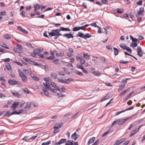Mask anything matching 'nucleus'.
<instances>
[{
    "label": "nucleus",
    "instance_id": "obj_1",
    "mask_svg": "<svg viewBox=\"0 0 145 145\" xmlns=\"http://www.w3.org/2000/svg\"><path fill=\"white\" fill-rule=\"evenodd\" d=\"M20 77L21 78L22 81L24 82H26L27 81V79L26 76L22 71H19Z\"/></svg>",
    "mask_w": 145,
    "mask_h": 145
},
{
    "label": "nucleus",
    "instance_id": "obj_2",
    "mask_svg": "<svg viewBox=\"0 0 145 145\" xmlns=\"http://www.w3.org/2000/svg\"><path fill=\"white\" fill-rule=\"evenodd\" d=\"M43 85L46 87V89H50L52 92L54 93H56L57 92L56 89H52L50 86V84L48 82L44 83H43Z\"/></svg>",
    "mask_w": 145,
    "mask_h": 145
},
{
    "label": "nucleus",
    "instance_id": "obj_3",
    "mask_svg": "<svg viewBox=\"0 0 145 145\" xmlns=\"http://www.w3.org/2000/svg\"><path fill=\"white\" fill-rule=\"evenodd\" d=\"M59 32V30L58 29L56 30H51V32L49 33V35L51 37L53 36H55L56 35L57 33Z\"/></svg>",
    "mask_w": 145,
    "mask_h": 145
},
{
    "label": "nucleus",
    "instance_id": "obj_4",
    "mask_svg": "<svg viewBox=\"0 0 145 145\" xmlns=\"http://www.w3.org/2000/svg\"><path fill=\"white\" fill-rule=\"evenodd\" d=\"M20 102L18 101L14 102L12 105L11 108H12L13 109V110H15L18 107V105H19Z\"/></svg>",
    "mask_w": 145,
    "mask_h": 145
},
{
    "label": "nucleus",
    "instance_id": "obj_5",
    "mask_svg": "<svg viewBox=\"0 0 145 145\" xmlns=\"http://www.w3.org/2000/svg\"><path fill=\"white\" fill-rule=\"evenodd\" d=\"M137 51V55L139 57H142L143 53L142 51L141 48L140 46L138 47Z\"/></svg>",
    "mask_w": 145,
    "mask_h": 145
},
{
    "label": "nucleus",
    "instance_id": "obj_6",
    "mask_svg": "<svg viewBox=\"0 0 145 145\" xmlns=\"http://www.w3.org/2000/svg\"><path fill=\"white\" fill-rule=\"evenodd\" d=\"M127 120V118L123 119H119L117 120V124L119 125H122L123 124L125 121Z\"/></svg>",
    "mask_w": 145,
    "mask_h": 145
},
{
    "label": "nucleus",
    "instance_id": "obj_7",
    "mask_svg": "<svg viewBox=\"0 0 145 145\" xmlns=\"http://www.w3.org/2000/svg\"><path fill=\"white\" fill-rule=\"evenodd\" d=\"M144 8H139V10L138 11L137 14L136 15L137 17H138L140 15H142L143 12L144 11Z\"/></svg>",
    "mask_w": 145,
    "mask_h": 145
},
{
    "label": "nucleus",
    "instance_id": "obj_8",
    "mask_svg": "<svg viewBox=\"0 0 145 145\" xmlns=\"http://www.w3.org/2000/svg\"><path fill=\"white\" fill-rule=\"evenodd\" d=\"M8 83L10 85L13 84L14 85H17L18 84V82L14 80L9 79L8 80Z\"/></svg>",
    "mask_w": 145,
    "mask_h": 145
},
{
    "label": "nucleus",
    "instance_id": "obj_9",
    "mask_svg": "<svg viewBox=\"0 0 145 145\" xmlns=\"http://www.w3.org/2000/svg\"><path fill=\"white\" fill-rule=\"evenodd\" d=\"M57 80L59 82H61L62 83H65L66 84H68L69 83V82H67L66 80V79H62L60 77L58 78Z\"/></svg>",
    "mask_w": 145,
    "mask_h": 145
},
{
    "label": "nucleus",
    "instance_id": "obj_10",
    "mask_svg": "<svg viewBox=\"0 0 145 145\" xmlns=\"http://www.w3.org/2000/svg\"><path fill=\"white\" fill-rule=\"evenodd\" d=\"M17 28L18 29L20 30L23 33L26 34H27L28 33V31L26 30L23 28L21 26H17Z\"/></svg>",
    "mask_w": 145,
    "mask_h": 145
},
{
    "label": "nucleus",
    "instance_id": "obj_11",
    "mask_svg": "<svg viewBox=\"0 0 145 145\" xmlns=\"http://www.w3.org/2000/svg\"><path fill=\"white\" fill-rule=\"evenodd\" d=\"M11 92L14 96L18 98H20V95L17 93L16 91H11Z\"/></svg>",
    "mask_w": 145,
    "mask_h": 145
},
{
    "label": "nucleus",
    "instance_id": "obj_12",
    "mask_svg": "<svg viewBox=\"0 0 145 145\" xmlns=\"http://www.w3.org/2000/svg\"><path fill=\"white\" fill-rule=\"evenodd\" d=\"M63 36L66 37L67 39L72 38L73 37V35L71 34H65L63 35Z\"/></svg>",
    "mask_w": 145,
    "mask_h": 145
},
{
    "label": "nucleus",
    "instance_id": "obj_13",
    "mask_svg": "<svg viewBox=\"0 0 145 145\" xmlns=\"http://www.w3.org/2000/svg\"><path fill=\"white\" fill-rule=\"evenodd\" d=\"M66 140L65 139H62L59 142H55L56 145H59L64 143Z\"/></svg>",
    "mask_w": 145,
    "mask_h": 145
},
{
    "label": "nucleus",
    "instance_id": "obj_14",
    "mask_svg": "<svg viewBox=\"0 0 145 145\" xmlns=\"http://www.w3.org/2000/svg\"><path fill=\"white\" fill-rule=\"evenodd\" d=\"M62 124H60L59 123L55 124L54 126V129H59L62 126Z\"/></svg>",
    "mask_w": 145,
    "mask_h": 145
},
{
    "label": "nucleus",
    "instance_id": "obj_15",
    "mask_svg": "<svg viewBox=\"0 0 145 145\" xmlns=\"http://www.w3.org/2000/svg\"><path fill=\"white\" fill-rule=\"evenodd\" d=\"M83 28H84V27H75L73 28L72 31H79L80 29H83Z\"/></svg>",
    "mask_w": 145,
    "mask_h": 145
},
{
    "label": "nucleus",
    "instance_id": "obj_16",
    "mask_svg": "<svg viewBox=\"0 0 145 145\" xmlns=\"http://www.w3.org/2000/svg\"><path fill=\"white\" fill-rule=\"evenodd\" d=\"M138 131L136 129L135 130H133L130 134L129 137H131L133 135H134Z\"/></svg>",
    "mask_w": 145,
    "mask_h": 145
},
{
    "label": "nucleus",
    "instance_id": "obj_17",
    "mask_svg": "<svg viewBox=\"0 0 145 145\" xmlns=\"http://www.w3.org/2000/svg\"><path fill=\"white\" fill-rule=\"evenodd\" d=\"M51 75L52 77L54 79H56L57 77V74L54 72H51Z\"/></svg>",
    "mask_w": 145,
    "mask_h": 145
},
{
    "label": "nucleus",
    "instance_id": "obj_18",
    "mask_svg": "<svg viewBox=\"0 0 145 145\" xmlns=\"http://www.w3.org/2000/svg\"><path fill=\"white\" fill-rule=\"evenodd\" d=\"M95 137H93L89 139L88 142V145H89L90 144L94 142L95 140Z\"/></svg>",
    "mask_w": 145,
    "mask_h": 145
},
{
    "label": "nucleus",
    "instance_id": "obj_19",
    "mask_svg": "<svg viewBox=\"0 0 145 145\" xmlns=\"http://www.w3.org/2000/svg\"><path fill=\"white\" fill-rule=\"evenodd\" d=\"M5 67L9 71L12 70L11 66L9 63H7L5 65Z\"/></svg>",
    "mask_w": 145,
    "mask_h": 145
},
{
    "label": "nucleus",
    "instance_id": "obj_20",
    "mask_svg": "<svg viewBox=\"0 0 145 145\" xmlns=\"http://www.w3.org/2000/svg\"><path fill=\"white\" fill-rule=\"evenodd\" d=\"M59 31H70V29L68 28H65L63 27H61L60 28Z\"/></svg>",
    "mask_w": 145,
    "mask_h": 145
},
{
    "label": "nucleus",
    "instance_id": "obj_21",
    "mask_svg": "<svg viewBox=\"0 0 145 145\" xmlns=\"http://www.w3.org/2000/svg\"><path fill=\"white\" fill-rule=\"evenodd\" d=\"M0 45L2 47L5 48L7 49H8L9 48L7 46L6 44L4 42H0Z\"/></svg>",
    "mask_w": 145,
    "mask_h": 145
},
{
    "label": "nucleus",
    "instance_id": "obj_22",
    "mask_svg": "<svg viewBox=\"0 0 145 145\" xmlns=\"http://www.w3.org/2000/svg\"><path fill=\"white\" fill-rule=\"evenodd\" d=\"M130 79L129 78H124L122 80L121 82L123 83V84H124L125 85L127 83V80Z\"/></svg>",
    "mask_w": 145,
    "mask_h": 145
},
{
    "label": "nucleus",
    "instance_id": "obj_23",
    "mask_svg": "<svg viewBox=\"0 0 145 145\" xmlns=\"http://www.w3.org/2000/svg\"><path fill=\"white\" fill-rule=\"evenodd\" d=\"M77 36L78 37H80L84 39V34L82 33H80V32H78V35Z\"/></svg>",
    "mask_w": 145,
    "mask_h": 145
},
{
    "label": "nucleus",
    "instance_id": "obj_24",
    "mask_svg": "<svg viewBox=\"0 0 145 145\" xmlns=\"http://www.w3.org/2000/svg\"><path fill=\"white\" fill-rule=\"evenodd\" d=\"M31 103L29 102H28L26 103V106L25 107V108H28L29 109L31 107Z\"/></svg>",
    "mask_w": 145,
    "mask_h": 145
},
{
    "label": "nucleus",
    "instance_id": "obj_25",
    "mask_svg": "<svg viewBox=\"0 0 145 145\" xmlns=\"http://www.w3.org/2000/svg\"><path fill=\"white\" fill-rule=\"evenodd\" d=\"M65 145H73V141L67 140L66 142Z\"/></svg>",
    "mask_w": 145,
    "mask_h": 145
},
{
    "label": "nucleus",
    "instance_id": "obj_26",
    "mask_svg": "<svg viewBox=\"0 0 145 145\" xmlns=\"http://www.w3.org/2000/svg\"><path fill=\"white\" fill-rule=\"evenodd\" d=\"M92 73L94 75L97 76H99L101 75V73L100 72L98 71H93L92 72Z\"/></svg>",
    "mask_w": 145,
    "mask_h": 145
},
{
    "label": "nucleus",
    "instance_id": "obj_27",
    "mask_svg": "<svg viewBox=\"0 0 145 145\" xmlns=\"http://www.w3.org/2000/svg\"><path fill=\"white\" fill-rule=\"evenodd\" d=\"M83 57L85 58H88L90 56L89 55H88L87 53L83 52Z\"/></svg>",
    "mask_w": 145,
    "mask_h": 145
},
{
    "label": "nucleus",
    "instance_id": "obj_28",
    "mask_svg": "<svg viewBox=\"0 0 145 145\" xmlns=\"http://www.w3.org/2000/svg\"><path fill=\"white\" fill-rule=\"evenodd\" d=\"M113 49L114 50V54L116 56L119 53L118 50L116 48H114Z\"/></svg>",
    "mask_w": 145,
    "mask_h": 145
},
{
    "label": "nucleus",
    "instance_id": "obj_29",
    "mask_svg": "<svg viewBox=\"0 0 145 145\" xmlns=\"http://www.w3.org/2000/svg\"><path fill=\"white\" fill-rule=\"evenodd\" d=\"M110 94H109L108 93L106 96L103 97L101 99L100 101L101 102V101L105 100L108 97H110Z\"/></svg>",
    "mask_w": 145,
    "mask_h": 145
},
{
    "label": "nucleus",
    "instance_id": "obj_30",
    "mask_svg": "<svg viewBox=\"0 0 145 145\" xmlns=\"http://www.w3.org/2000/svg\"><path fill=\"white\" fill-rule=\"evenodd\" d=\"M130 90L129 88H128L126 89L124 91H123L121 92L120 94V95H124L125 94V93L128 91Z\"/></svg>",
    "mask_w": 145,
    "mask_h": 145
},
{
    "label": "nucleus",
    "instance_id": "obj_31",
    "mask_svg": "<svg viewBox=\"0 0 145 145\" xmlns=\"http://www.w3.org/2000/svg\"><path fill=\"white\" fill-rule=\"evenodd\" d=\"M83 58L82 56H81L80 54H78L76 56V59L77 60H81Z\"/></svg>",
    "mask_w": 145,
    "mask_h": 145
},
{
    "label": "nucleus",
    "instance_id": "obj_32",
    "mask_svg": "<svg viewBox=\"0 0 145 145\" xmlns=\"http://www.w3.org/2000/svg\"><path fill=\"white\" fill-rule=\"evenodd\" d=\"M5 38L6 39H9L11 38L10 35L8 34H6L4 35Z\"/></svg>",
    "mask_w": 145,
    "mask_h": 145
},
{
    "label": "nucleus",
    "instance_id": "obj_33",
    "mask_svg": "<svg viewBox=\"0 0 145 145\" xmlns=\"http://www.w3.org/2000/svg\"><path fill=\"white\" fill-rule=\"evenodd\" d=\"M57 95L59 98L61 97H63L65 96V95L63 94L62 93H57Z\"/></svg>",
    "mask_w": 145,
    "mask_h": 145
},
{
    "label": "nucleus",
    "instance_id": "obj_34",
    "mask_svg": "<svg viewBox=\"0 0 145 145\" xmlns=\"http://www.w3.org/2000/svg\"><path fill=\"white\" fill-rule=\"evenodd\" d=\"M91 35H89V33H87L84 34V39H86L87 38H89L91 37Z\"/></svg>",
    "mask_w": 145,
    "mask_h": 145
},
{
    "label": "nucleus",
    "instance_id": "obj_35",
    "mask_svg": "<svg viewBox=\"0 0 145 145\" xmlns=\"http://www.w3.org/2000/svg\"><path fill=\"white\" fill-rule=\"evenodd\" d=\"M30 139V137L29 136H25L23 138V140L27 141Z\"/></svg>",
    "mask_w": 145,
    "mask_h": 145
},
{
    "label": "nucleus",
    "instance_id": "obj_36",
    "mask_svg": "<svg viewBox=\"0 0 145 145\" xmlns=\"http://www.w3.org/2000/svg\"><path fill=\"white\" fill-rule=\"evenodd\" d=\"M130 45L131 47H135L137 46V43L133 42Z\"/></svg>",
    "mask_w": 145,
    "mask_h": 145
},
{
    "label": "nucleus",
    "instance_id": "obj_37",
    "mask_svg": "<svg viewBox=\"0 0 145 145\" xmlns=\"http://www.w3.org/2000/svg\"><path fill=\"white\" fill-rule=\"evenodd\" d=\"M120 47L123 49H125L127 46L125 45L124 44H121L120 45Z\"/></svg>",
    "mask_w": 145,
    "mask_h": 145
},
{
    "label": "nucleus",
    "instance_id": "obj_38",
    "mask_svg": "<svg viewBox=\"0 0 145 145\" xmlns=\"http://www.w3.org/2000/svg\"><path fill=\"white\" fill-rule=\"evenodd\" d=\"M51 143V141L49 140L46 142H43L42 144V145H48Z\"/></svg>",
    "mask_w": 145,
    "mask_h": 145
},
{
    "label": "nucleus",
    "instance_id": "obj_39",
    "mask_svg": "<svg viewBox=\"0 0 145 145\" xmlns=\"http://www.w3.org/2000/svg\"><path fill=\"white\" fill-rule=\"evenodd\" d=\"M33 52L37 55V54L38 55L39 52H40V51L39 49H36V50H34Z\"/></svg>",
    "mask_w": 145,
    "mask_h": 145
},
{
    "label": "nucleus",
    "instance_id": "obj_40",
    "mask_svg": "<svg viewBox=\"0 0 145 145\" xmlns=\"http://www.w3.org/2000/svg\"><path fill=\"white\" fill-rule=\"evenodd\" d=\"M55 58V57L53 55H51L48 57H46V58L49 60H52L54 59Z\"/></svg>",
    "mask_w": 145,
    "mask_h": 145
},
{
    "label": "nucleus",
    "instance_id": "obj_41",
    "mask_svg": "<svg viewBox=\"0 0 145 145\" xmlns=\"http://www.w3.org/2000/svg\"><path fill=\"white\" fill-rule=\"evenodd\" d=\"M29 63L31 64H33V65H39V64H38L37 63H36L34 61H32L31 60V61Z\"/></svg>",
    "mask_w": 145,
    "mask_h": 145
},
{
    "label": "nucleus",
    "instance_id": "obj_42",
    "mask_svg": "<svg viewBox=\"0 0 145 145\" xmlns=\"http://www.w3.org/2000/svg\"><path fill=\"white\" fill-rule=\"evenodd\" d=\"M26 45L29 48H33V47L31 45V44L29 42H27L26 44Z\"/></svg>",
    "mask_w": 145,
    "mask_h": 145
},
{
    "label": "nucleus",
    "instance_id": "obj_43",
    "mask_svg": "<svg viewBox=\"0 0 145 145\" xmlns=\"http://www.w3.org/2000/svg\"><path fill=\"white\" fill-rule=\"evenodd\" d=\"M17 47L19 50L21 52L22 49V46L20 45H17Z\"/></svg>",
    "mask_w": 145,
    "mask_h": 145
},
{
    "label": "nucleus",
    "instance_id": "obj_44",
    "mask_svg": "<svg viewBox=\"0 0 145 145\" xmlns=\"http://www.w3.org/2000/svg\"><path fill=\"white\" fill-rule=\"evenodd\" d=\"M2 60L5 62H8L10 61V59L9 58H7L5 59H3Z\"/></svg>",
    "mask_w": 145,
    "mask_h": 145
},
{
    "label": "nucleus",
    "instance_id": "obj_45",
    "mask_svg": "<svg viewBox=\"0 0 145 145\" xmlns=\"http://www.w3.org/2000/svg\"><path fill=\"white\" fill-rule=\"evenodd\" d=\"M33 78L34 80L36 81H38L39 80V79L38 77L35 76H33Z\"/></svg>",
    "mask_w": 145,
    "mask_h": 145
},
{
    "label": "nucleus",
    "instance_id": "obj_46",
    "mask_svg": "<svg viewBox=\"0 0 145 145\" xmlns=\"http://www.w3.org/2000/svg\"><path fill=\"white\" fill-rule=\"evenodd\" d=\"M80 60V63L81 65H83L84 64V63L85 62V61L84 59H83V58H82V59Z\"/></svg>",
    "mask_w": 145,
    "mask_h": 145
},
{
    "label": "nucleus",
    "instance_id": "obj_47",
    "mask_svg": "<svg viewBox=\"0 0 145 145\" xmlns=\"http://www.w3.org/2000/svg\"><path fill=\"white\" fill-rule=\"evenodd\" d=\"M125 50H126L127 51L131 53L132 52V50L128 46H127Z\"/></svg>",
    "mask_w": 145,
    "mask_h": 145
},
{
    "label": "nucleus",
    "instance_id": "obj_48",
    "mask_svg": "<svg viewBox=\"0 0 145 145\" xmlns=\"http://www.w3.org/2000/svg\"><path fill=\"white\" fill-rule=\"evenodd\" d=\"M142 1L141 0H140L137 1L136 2V3L137 4L139 5H142Z\"/></svg>",
    "mask_w": 145,
    "mask_h": 145
},
{
    "label": "nucleus",
    "instance_id": "obj_49",
    "mask_svg": "<svg viewBox=\"0 0 145 145\" xmlns=\"http://www.w3.org/2000/svg\"><path fill=\"white\" fill-rule=\"evenodd\" d=\"M76 73L77 74H78L79 75L81 76H82L83 75V74L81 72H79L78 71H76Z\"/></svg>",
    "mask_w": 145,
    "mask_h": 145
},
{
    "label": "nucleus",
    "instance_id": "obj_50",
    "mask_svg": "<svg viewBox=\"0 0 145 145\" xmlns=\"http://www.w3.org/2000/svg\"><path fill=\"white\" fill-rule=\"evenodd\" d=\"M129 61H125L122 60H121L120 62V63H123V64H126V63H129Z\"/></svg>",
    "mask_w": 145,
    "mask_h": 145
},
{
    "label": "nucleus",
    "instance_id": "obj_51",
    "mask_svg": "<svg viewBox=\"0 0 145 145\" xmlns=\"http://www.w3.org/2000/svg\"><path fill=\"white\" fill-rule=\"evenodd\" d=\"M13 50L16 53H21L20 51L19 50H18L17 48H14L13 49Z\"/></svg>",
    "mask_w": 145,
    "mask_h": 145
},
{
    "label": "nucleus",
    "instance_id": "obj_52",
    "mask_svg": "<svg viewBox=\"0 0 145 145\" xmlns=\"http://www.w3.org/2000/svg\"><path fill=\"white\" fill-rule=\"evenodd\" d=\"M24 111L23 109H21L19 110L18 112H16V114H19L20 113H23Z\"/></svg>",
    "mask_w": 145,
    "mask_h": 145
},
{
    "label": "nucleus",
    "instance_id": "obj_53",
    "mask_svg": "<svg viewBox=\"0 0 145 145\" xmlns=\"http://www.w3.org/2000/svg\"><path fill=\"white\" fill-rule=\"evenodd\" d=\"M76 66L78 68L81 69L84 67L82 65L79 64H77Z\"/></svg>",
    "mask_w": 145,
    "mask_h": 145
},
{
    "label": "nucleus",
    "instance_id": "obj_54",
    "mask_svg": "<svg viewBox=\"0 0 145 145\" xmlns=\"http://www.w3.org/2000/svg\"><path fill=\"white\" fill-rule=\"evenodd\" d=\"M132 42H136L137 43V42H138V39L136 38H134L132 40Z\"/></svg>",
    "mask_w": 145,
    "mask_h": 145
},
{
    "label": "nucleus",
    "instance_id": "obj_55",
    "mask_svg": "<svg viewBox=\"0 0 145 145\" xmlns=\"http://www.w3.org/2000/svg\"><path fill=\"white\" fill-rule=\"evenodd\" d=\"M14 62L15 63H16L18 65L20 66H23V64L20 62H18L16 61H14Z\"/></svg>",
    "mask_w": 145,
    "mask_h": 145
},
{
    "label": "nucleus",
    "instance_id": "obj_56",
    "mask_svg": "<svg viewBox=\"0 0 145 145\" xmlns=\"http://www.w3.org/2000/svg\"><path fill=\"white\" fill-rule=\"evenodd\" d=\"M125 85L123 84H121L119 85V86L122 89L125 87Z\"/></svg>",
    "mask_w": 145,
    "mask_h": 145
},
{
    "label": "nucleus",
    "instance_id": "obj_57",
    "mask_svg": "<svg viewBox=\"0 0 145 145\" xmlns=\"http://www.w3.org/2000/svg\"><path fill=\"white\" fill-rule=\"evenodd\" d=\"M134 91H132L131 93L129 94L127 97L128 98H129L134 93Z\"/></svg>",
    "mask_w": 145,
    "mask_h": 145
},
{
    "label": "nucleus",
    "instance_id": "obj_58",
    "mask_svg": "<svg viewBox=\"0 0 145 145\" xmlns=\"http://www.w3.org/2000/svg\"><path fill=\"white\" fill-rule=\"evenodd\" d=\"M116 10L117 12L119 13H121L123 12V10H121L119 8H117Z\"/></svg>",
    "mask_w": 145,
    "mask_h": 145
},
{
    "label": "nucleus",
    "instance_id": "obj_59",
    "mask_svg": "<svg viewBox=\"0 0 145 145\" xmlns=\"http://www.w3.org/2000/svg\"><path fill=\"white\" fill-rule=\"evenodd\" d=\"M51 84L53 88H56V86L55 83L52 82L51 83Z\"/></svg>",
    "mask_w": 145,
    "mask_h": 145
},
{
    "label": "nucleus",
    "instance_id": "obj_60",
    "mask_svg": "<svg viewBox=\"0 0 145 145\" xmlns=\"http://www.w3.org/2000/svg\"><path fill=\"white\" fill-rule=\"evenodd\" d=\"M38 55L42 59H43L44 58V56L42 54L39 53V54H38Z\"/></svg>",
    "mask_w": 145,
    "mask_h": 145
},
{
    "label": "nucleus",
    "instance_id": "obj_61",
    "mask_svg": "<svg viewBox=\"0 0 145 145\" xmlns=\"http://www.w3.org/2000/svg\"><path fill=\"white\" fill-rule=\"evenodd\" d=\"M38 5L37 4H36V5H34V8H35V10H34V11L35 12H36L37 10V8L38 7Z\"/></svg>",
    "mask_w": 145,
    "mask_h": 145
},
{
    "label": "nucleus",
    "instance_id": "obj_62",
    "mask_svg": "<svg viewBox=\"0 0 145 145\" xmlns=\"http://www.w3.org/2000/svg\"><path fill=\"white\" fill-rule=\"evenodd\" d=\"M44 94H45V95H46V96H50L48 92V91H46V90L45 91H44Z\"/></svg>",
    "mask_w": 145,
    "mask_h": 145
},
{
    "label": "nucleus",
    "instance_id": "obj_63",
    "mask_svg": "<svg viewBox=\"0 0 145 145\" xmlns=\"http://www.w3.org/2000/svg\"><path fill=\"white\" fill-rule=\"evenodd\" d=\"M59 61V60L58 59H55V60H54L53 61V62L55 64H57L58 63V62Z\"/></svg>",
    "mask_w": 145,
    "mask_h": 145
},
{
    "label": "nucleus",
    "instance_id": "obj_64",
    "mask_svg": "<svg viewBox=\"0 0 145 145\" xmlns=\"http://www.w3.org/2000/svg\"><path fill=\"white\" fill-rule=\"evenodd\" d=\"M120 144L119 140H117L114 145H119Z\"/></svg>",
    "mask_w": 145,
    "mask_h": 145
}]
</instances>
